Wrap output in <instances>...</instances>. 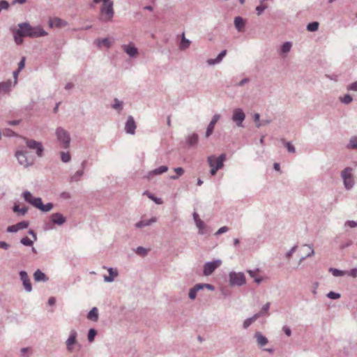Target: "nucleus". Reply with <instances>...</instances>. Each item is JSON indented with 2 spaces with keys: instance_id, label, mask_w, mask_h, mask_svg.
I'll use <instances>...</instances> for the list:
<instances>
[{
  "instance_id": "1",
  "label": "nucleus",
  "mask_w": 357,
  "mask_h": 357,
  "mask_svg": "<svg viewBox=\"0 0 357 357\" xmlns=\"http://www.w3.org/2000/svg\"><path fill=\"white\" fill-rule=\"evenodd\" d=\"M24 200L29 204H31L33 206L38 208L39 210L48 212L51 211L53 208V204L51 203H48L47 204H43L42 202V199L39 197H35L33 195L29 192L25 191L22 194Z\"/></svg>"
},
{
  "instance_id": "2",
  "label": "nucleus",
  "mask_w": 357,
  "mask_h": 357,
  "mask_svg": "<svg viewBox=\"0 0 357 357\" xmlns=\"http://www.w3.org/2000/svg\"><path fill=\"white\" fill-rule=\"evenodd\" d=\"M93 2L96 3L102 2L100 14V17L102 21L107 22L112 19L114 15L112 1L110 0H93Z\"/></svg>"
},
{
  "instance_id": "3",
  "label": "nucleus",
  "mask_w": 357,
  "mask_h": 357,
  "mask_svg": "<svg viewBox=\"0 0 357 357\" xmlns=\"http://www.w3.org/2000/svg\"><path fill=\"white\" fill-rule=\"evenodd\" d=\"M19 27L23 29L24 34L29 37L38 38L47 35V33L40 26H31L28 23H22L19 24Z\"/></svg>"
},
{
  "instance_id": "4",
  "label": "nucleus",
  "mask_w": 357,
  "mask_h": 357,
  "mask_svg": "<svg viewBox=\"0 0 357 357\" xmlns=\"http://www.w3.org/2000/svg\"><path fill=\"white\" fill-rule=\"evenodd\" d=\"M226 160V155L221 154L220 156L211 155L208 157L207 161L211 167V175H215L218 170L222 169L224 166V162Z\"/></svg>"
},
{
  "instance_id": "5",
  "label": "nucleus",
  "mask_w": 357,
  "mask_h": 357,
  "mask_svg": "<svg viewBox=\"0 0 357 357\" xmlns=\"http://www.w3.org/2000/svg\"><path fill=\"white\" fill-rule=\"evenodd\" d=\"M15 155L21 165L27 167L33 163V158L29 155L28 151H19L16 152Z\"/></svg>"
},
{
  "instance_id": "6",
  "label": "nucleus",
  "mask_w": 357,
  "mask_h": 357,
  "mask_svg": "<svg viewBox=\"0 0 357 357\" xmlns=\"http://www.w3.org/2000/svg\"><path fill=\"white\" fill-rule=\"evenodd\" d=\"M229 282L232 285L241 286L246 282L243 273L231 272L229 273Z\"/></svg>"
},
{
  "instance_id": "7",
  "label": "nucleus",
  "mask_w": 357,
  "mask_h": 357,
  "mask_svg": "<svg viewBox=\"0 0 357 357\" xmlns=\"http://www.w3.org/2000/svg\"><path fill=\"white\" fill-rule=\"evenodd\" d=\"M352 169L349 167L344 169L342 172V176L344 180V184L347 189L353 187L354 181L351 174Z\"/></svg>"
},
{
  "instance_id": "8",
  "label": "nucleus",
  "mask_w": 357,
  "mask_h": 357,
  "mask_svg": "<svg viewBox=\"0 0 357 357\" xmlns=\"http://www.w3.org/2000/svg\"><path fill=\"white\" fill-rule=\"evenodd\" d=\"M56 135L58 140L62 143V146L64 149L68 147L70 144V136L68 132L62 128H58L56 131Z\"/></svg>"
},
{
  "instance_id": "9",
  "label": "nucleus",
  "mask_w": 357,
  "mask_h": 357,
  "mask_svg": "<svg viewBox=\"0 0 357 357\" xmlns=\"http://www.w3.org/2000/svg\"><path fill=\"white\" fill-rule=\"evenodd\" d=\"M222 264L221 260L217 259L211 262L206 263L204 266V275H210Z\"/></svg>"
},
{
  "instance_id": "10",
  "label": "nucleus",
  "mask_w": 357,
  "mask_h": 357,
  "mask_svg": "<svg viewBox=\"0 0 357 357\" xmlns=\"http://www.w3.org/2000/svg\"><path fill=\"white\" fill-rule=\"evenodd\" d=\"M24 139L26 141V144L28 148H29L30 149L36 150L37 155L39 157L42 156L43 149L40 142H36L33 139H28L26 138H25Z\"/></svg>"
},
{
  "instance_id": "11",
  "label": "nucleus",
  "mask_w": 357,
  "mask_h": 357,
  "mask_svg": "<svg viewBox=\"0 0 357 357\" xmlns=\"http://www.w3.org/2000/svg\"><path fill=\"white\" fill-rule=\"evenodd\" d=\"M77 333L75 330L70 331V335L66 342L67 351L72 352L73 351V345L77 343Z\"/></svg>"
},
{
  "instance_id": "12",
  "label": "nucleus",
  "mask_w": 357,
  "mask_h": 357,
  "mask_svg": "<svg viewBox=\"0 0 357 357\" xmlns=\"http://www.w3.org/2000/svg\"><path fill=\"white\" fill-rule=\"evenodd\" d=\"M245 114L241 109H236L234 111L232 119L238 126H241L245 119Z\"/></svg>"
},
{
  "instance_id": "13",
  "label": "nucleus",
  "mask_w": 357,
  "mask_h": 357,
  "mask_svg": "<svg viewBox=\"0 0 357 357\" xmlns=\"http://www.w3.org/2000/svg\"><path fill=\"white\" fill-rule=\"evenodd\" d=\"M247 272L257 284L261 283L264 280V278L261 275V271L259 268H256L255 270H248Z\"/></svg>"
},
{
  "instance_id": "14",
  "label": "nucleus",
  "mask_w": 357,
  "mask_h": 357,
  "mask_svg": "<svg viewBox=\"0 0 357 357\" xmlns=\"http://www.w3.org/2000/svg\"><path fill=\"white\" fill-rule=\"evenodd\" d=\"M28 226H29V222H27V221H22V222H18V223H17L15 225L9 226L7 228V231L8 232H17L19 230L27 228Z\"/></svg>"
},
{
  "instance_id": "15",
  "label": "nucleus",
  "mask_w": 357,
  "mask_h": 357,
  "mask_svg": "<svg viewBox=\"0 0 357 357\" xmlns=\"http://www.w3.org/2000/svg\"><path fill=\"white\" fill-rule=\"evenodd\" d=\"M95 43L99 47H105L107 48H109L114 43V39L109 38H105L102 39L99 38L96 39Z\"/></svg>"
},
{
  "instance_id": "16",
  "label": "nucleus",
  "mask_w": 357,
  "mask_h": 357,
  "mask_svg": "<svg viewBox=\"0 0 357 357\" xmlns=\"http://www.w3.org/2000/svg\"><path fill=\"white\" fill-rule=\"evenodd\" d=\"M219 119H220L219 114H215L213 116L211 121L210 122V123L208 126V128H207V130L206 132V137H208L213 133L215 125L216 124V123L218 121Z\"/></svg>"
},
{
  "instance_id": "17",
  "label": "nucleus",
  "mask_w": 357,
  "mask_h": 357,
  "mask_svg": "<svg viewBox=\"0 0 357 357\" xmlns=\"http://www.w3.org/2000/svg\"><path fill=\"white\" fill-rule=\"evenodd\" d=\"M122 47L124 52H126V54H128L130 56H135L138 54L137 49L134 46L132 43L124 45Z\"/></svg>"
},
{
  "instance_id": "18",
  "label": "nucleus",
  "mask_w": 357,
  "mask_h": 357,
  "mask_svg": "<svg viewBox=\"0 0 357 357\" xmlns=\"http://www.w3.org/2000/svg\"><path fill=\"white\" fill-rule=\"evenodd\" d=\"M136 128L135 122L132 116H129L126 124V130L128 133L134 134Z\"/></svg>"
},
{
  "instance_id": "19",
  "label": "nucleus",
  "mask_w": 357,
  "mask_h": 357,
  "mask_svg": "<svg viewBox=\"0 0 357 357\" xmlns=\"http://www.w3.org/2000/svg\"><path fill=\"white\" fill-rule=\"evenodd\" d=\"M108 275H104V280L105 282H112L116 277L118 276V271L112 268H107Z\"/></svg>"
},
{
  "instance_id": "20",
  "label": "nucleus",
  "mask_w": 357,
  "mask_h": 357,
  "mask_svg": "<svg viewBox=\"0 0 357 357\" xmlns=\"http://www.w3.org/2000/svg\"><path fill=\"white\" fill-rule=\"evenodd\" d=\"M25 36H26L24 34L23 29L19 27V29L14 33V39L16 44L21 45L23 43V37Z\"/></svg>"
},
{
  "instance_id": "21",
  "label": "nucleus",
  "mask_w": 357,
  "mask_h": 357,
  "mask_svg": "<svg viewBox=\"0 0 357 357\" xmlns=\"http://www.w3.org/2000/svg\"><path fill=\"white\" fill-rule=\"evenodd\" d=\"M52 221L56 225H61L66 222V218L61 213H56L51 215Z\"/></svg>"
},
{
  "instance_id": "22",
  "label": "nucleus",
  "mask_w": 357,
  "mask_h": 357,
  "mask_svg": "<svg viewBox=\"0 0 357 357\" xmlns=\"http://www.w3.org/2000/svg\"><path fill=\"white\" fill-rule=\"evenodd\" d=\"M66 25V22L58 17H54L50 20V27L60 28V27L65 26Z\"/></svg>"
},
{
  "instance_id": "23",
  "label": "nucleus",
  "mask_w": 357,
  "mask_h": 357,
  "mask_svg": "<svg viewBox=\"0 0 357 357\" xmlns=\"http://www.w3.org/2000/svg\"><path fill=\"white\" fill-rule=\"evenodd\" d=\"M257 342L259 347H263L268 343V339L260 332H256L255 334Z\"/></svg>"
},
{
  "instance_id": "24",
  "label": "nucleus",
  "mask_w": 357,
  "mask_h": 357,
  "mask_svg": "<svg viewBox=\"0 0 357 357\" xmlns=\"http://www.w3.org/2000/svg\"><path fill=\"white\" fill-rule=\"evenodd\" d=\"M227 54V50H223L219 54L218 56H217L216 59H209L207 60V63L208 65H214V64H216V63H220L222 59L226 56Z\"/></svg>"
},
{
  "instance_id": "25",
  "label": "nucleus",
  "mask_w": 357,
  "mask_h": 357,
  "mask_svg": "<svg viewBox=\"0 0 357 357\" xmlns=\"http://www.w3.org/2000/svg\"><path fill=\"white\" fill-rule=\"evenodd\" d=\"M261 316V312H259L253 315L252 317L246 319L243 322V328H248L255 321Z\"/></svg>"
},
{
  "instance_id": "26",
  "label": "nucleus",
  "mask_w": 357,
  "mask_h": 357,
  "mask_svg": "<svg viewBox=\"0 0 357 357\" xmlns=\"http://www.w3.org/2000/svg\"><path fill=\"white\" fill-rule=\"evenodd\" d=\"M87 319L93 321L98 319V310L96 307H93L88 313Z\"/></svg>"
},
{
  "instance_id": "27",
  "label": "nucleus",
  "mask_w": 357,
  "mask_h": 357,
  "mask_svg": "<svg viewBox=\"0 0 357 357\" xmlns=\"http://www.w3.org/2000/svg\"><path fill=\"white\" fill-rule=\"evenodd\" d=\"M234 25L238 31H242L245 26V21L242 17H236L234 19Z\"/></svg>"
},
{
  "instance_id": "28",
  "label": "nucleus",
  "mask_w": 357,
  "mask_h": 357,
  "mask_svg": "<svg viewBox=\"0 0 357 357\" xmlns=\"http://www.w3.org/2000/svg\"><path fill=\"white\" fill-rule=\"evenodd\" d=\"M33 276H34V280L37 282H40V281L45 282V281L47 280V278L46 277L45 273H43L40 270H37L34 273Z\"/></svg>"
},
{
  "instance_id": "29",
  "label": "nucleus",
  "mask_w": 357,
  "mask_h": 357,
  "mask_svg": "<svg viewBox=\"0 0 357 357\" xmlns=\"http://www.w3.org/2000/svg\"><path fill=\"white\" fill-rule=\"evenodd\" d=\"M157 220L156 218H152L148 220H141L136 224V227L141 228L145 226L150 225L153 222H155Z\"/></svg>"
},
{
  "instance_id": "30",
  "label": "nucleus",
  "mask_w": 357,
  "mask_h": 357,
  "mask_svg": "<svg viewBox=\"0 0 357 357\" xmlns=\"http://www.w3.org/2000/svg\"><path fill=\"white\" fill-rule=\"evenodd\" d=\"M329 272L335 277H342L347 275V271H340L334 268H331Z\"/></svg>"
},
{
  "instance_id": "31",
  "label": "nucleus",
  "mask_w": 357,
  "mask_h": 357,
  "mask_svg": "<svg viewBox=\"0 0 357 357\" xmlns=\"http://www.w3.org/2000/svg\"><path fill=\"white\" fill-rule=\"evenodd\" d=\"M168 170V167L167 166H160V167L154 169L153 171L149 173V176L153 174H161L162 173L166 172Z\"/></svg>"
},
{
  "instance_id": "32",
  "label": "nucleus",
  "mask_w": 357,
  "mask_h": 357,
  "mask_svg": "<svg viewBox=\"0 0 357 357\" xmlns=\"http://www.w3.org/2000/svg\"><path fill=\"white\" fill-rule=\"evenodd\" d=\"M190 44V41L185 38L184 33H183L182 39L180 44V48L182 50L187 49Z\"/></svg>"
},
{
  "instance_id": "33",
  "label": "nucleus",
  "mask_w": 357,
  "mask_h": 357,
  "mask_svg": "<svg viewBox=\"0 0 357 357\" xmlns=\"http://www.w3.org/2000/svg\"><path fill=\"white\" fill-rule=\"evenodd\" d=\"M174 172L176 173V175H173L170 176V178L172 180L177 179L179 176L183 174L184 170L182 167H176L174 169Z\"/></svg>"
},
{
  "instance_id": "34",
  "label": "nucleus",
  "mask_w": 357,
  "mask_h": 357,
  "mask_svg": "<svg viewBox=\"0 0 357 357\" xmlns=\"http://www.w3.org/2000/svg\"><path fill=\"white\" fill-rule=\"evenodd\" d=\"M97 335V331L95 328H91L88 333V340L90 342H93L96 335Z\"/></svg>"
},
{
  "instance_id": "35",
  "label": "nucleus",
  "mask_w": 357,
  "mask_h": 357,
  "mask_svg": "<svg viewBox=\"0 0 357 357\" xmlns=\"http://www.w3.org/2000/svg\"><path fill=\"white\" fill-rule=\"evenodd\" d=\"M10 86V82H1L0 83V93H6L9 91Z\"/></svg>"
},
{
  "instance_id": "36",
  "label": "nucleus",
  "mask_w": 357,
  "mask_h": 357,
  "mask_svg": "<svg viewBox=\"0 0 357 357\" xmlns=\"http://www.w3.org/2000/svg\"><path fill=\"white\" fill-rule=\"evenodd\" d=\"M13 211L15 213H20L21 214L24 215L27 212V208H20L19 205L16 204L13 207Z\"/></svg>"
},
{
  "instance_id": "37",
  "label": "nucleus",
  "mask_w": 357,
  "mask_h": 357,
  "mask_svg": "<svg viewBox=\"0 0 357 357\" xmlns=\"http://www.w3.org/2000/svg\"><path fill=\"white\" fill-rule=\"evenodd\" d=\"M319 23L317 22H311L308 24L307 29L309 31H315L318 29Z\"/></svg>"
},
{
  "instance_id": "38",
  "label": "nucleus",
  "mask_w": 357,
  "mask_h": 357,
  "mask_svg": "<svg viewBox=\"0 0 357 357\" xmlns=\"http://www.w3.org/2000/svg\"><path fill=\"white\" fill-rule=\"evenodd\" d=\"M204 288H206L208 289H211L212 287L210 284H198L195 285V287L193 289H191L190 290L198 291V290H202Z\"/></svg>"
},
{
  "instance_id": "39",
  "label": "nucleus",
  "mask_w": 357,
  "mask_h": 357,
  "mask_svg": "<svg viewBox=\"0 0 357 357\" xmlns=\"http://www.w3.org/2000/svg\"><path fill=\"white\" fill-rule=\"evenodd\" d=\"M291 43L289 42H286L283 44V45L282 46V52L283 53H287L290 51L291 50Z\"/></svg>"
},
{
  "instance_id": "40",
  "label": "nucleus",
  "mask_w": 357,
  "mask_h": 357,
  "mask_svg": "<svg viewBox=\"0 0 357 357\" xmlns=\"http://www.w3.org/2000/svg\"><path fill=\"white\" fill-rule=\"evenodd\" d=\"M61 159L64 162H68L70 160V155L68 152H61Z\"/></svg>"
},
{
  "instance_id": "41",
  "label": "nucleus",
  "mask_w": 357,
  "mask_h": 357,
  "mask_svg": "<svg viewBox=\"0 0 357 357\" xmlns=\"http://www.w3.org/2000/svg\"><path fill=\"white\" fill-rule=\"evenodd\" d=\"M197 141H198V136L195 134H193L188 137V143L190 145H194V144H197Z\"/></svg>"
},
{
  "instance_id": "42",
  "label": "nucleus",
  "mask_w": 357,
  "mask_h": 357,
  "mask_svg": "<svg viewBox=\"0 0 357 357\" xmlns=\"http://www.w3.org/2000/svg\"><path fill=\"white\" fill-rule=\"evenodd\" d=\"M326 296L331 299H337L340 297V294L335 291H329Z\"/></svg>"
},
{
  "instance_id": "43",
  "label": "nucleus",
  "mask_w": 357,
  "mask_h": 357,
  "mask_svg": "<svg viewBox=\"0 0 357 357\" xmlns=\"http://www.w3.org/2000/svg\"><path fill=\"white\" fill-rule=\"evenodd\" d=\"M195 223H196L197 227L199 229V234H203L204 233L203 229L204 228V222L200 219V220H197V222Z\"/></svg>"
},
{
  "instance_id": "44",
  "label": "nucleus",
  "mask_w": 357,
  "mask_h": 357,
  "mask_svg": "<svg viewBox=\"0 0 357 357\" xmlns=\"http://www.w3.org/2000/svg\"><path fill=\"white\" fill-rule=\"evenodd\" d=\"M114 104L113 105V108L118 110H121L123 108V104L122 102L119 101L117 99L114 100Z\"/></svg>"
},
{
  "instance_id": "45",
  "label": "nucleus",
  "mask_w": 357,
  "mask_h": 357,
  "mask_svg": "<svg viewBox=\"0 0 357 357\" xmlns=\"http://www.w3.org/2000/svg\"><path fill=\"white\" fill-rule=\"evenodd\" d=\"M349 147L352 149H357V137H352L349 142Z\"/></svg>"
},
{
  "instance_id": "46",
  "label": "nucleus",
  "mask_w": 357,
  "mask_h": 357,
  "mask_svg": "<svg viewBox=\"0 0 357 357\" xmlns=\"http://www.w3.org/2000/svg\"><path fill=\"white\" fill-rule=\"evenodd\" d=\"M21 243L26 246H31L33 244V241L28 237H24L21 239Z\"/></svg>"
},
{
  "instance_id": "47",
  "label": "nucleus",
  "mask_w": 357,
  "mask_h": 357,
  "mask_svg": "<svg viewBox=\"0 0 357 357\" xmlns=\"http://www.w3.org/2000/svg\"><path fill=\"white\" fill-rule=\"evenodd\" d=\"M148 250L143 247H138L137 248V254L141 256H145L147 254Z\"/></svg>"
},
{
  "instance_id": "48",
  "label": "nucleus",
  "mask_w": 357,
  "mask_h": 357,
  "mask_svg": "<svg viewBox=\"0 0 357 357\" xmlns=\"http://www.w3.org/2000/svg\"><path fill=\"white\" fill-rule=\"evenodd\" d=\"M340 100L342 102L348 104L352 101V98L350 95L347 94L343 98H341Z\"/></svg>"
},
{
  "instance_id": "49",
  "label": "nucleus",
  "mask_w": 357,
  "mask_h": 357,
  "mask_svg": "<svg viewBox=\"0 0 357 357\" xmlns=\"http://www.w3.org/2000/svg\"><path fill=\"white\" fill-rule=\"evenodd\" d=\"M347 275H349L352 278H356L357 277V268H353L350 270L349 271H347Z\"/></svg>"
},
{
  "instance_id": "50",
  "label": "nucleus",
  "mask_w": 357,
  "mask_h": 357,
  "mask_svg": "<svg viewBox=\"0 0 357 357\" xmlns=\"http://www.w3.org/2000/svg\"><path fill=\"white\" fill-rule=\"evenodd\" d=\"M146 194L147 195V196L152 200H153L156 204H162V201L160 200V199H158V198H156V197H154L151 194L149 193V192H146Z\"/></svg>"
},
{
  "instance_id": "51",
  "label": "nucleus",
  "mask_w": 357,
  "mask_h": 357,
  "mask_svg": "<svg viewBox=\"0 0 357 357\" xmlns=\"http://www.w3.org/2000/svg\"><path fill=\"white\" fill-rule=\"evenodd\" d=\"M29 351V347H24L21 349L20 354L22 357H29V356L26 354L27 352Z\"/></svg>"
},
{
  "instance_id": "52",
  "label": "nucleus",
  "mask_w": 357,
  "mask_h": 357,
  "mask_svg": "<svg viewBox=\"0 0 357 357\" xmlns=\"http://www.w3.org/2000/svg\"><path fill=\"white\" fill-rule=\"evenodd\" d=\"M229 230L228 227L226 226L220 227L218 231L215 233V235H219L221 234H223L225 232H227Z\"/></svg>"
},
{
  "instance_id": "53",
  "label": "nucleus",
  "mask_w": 357,
  "mask_h": 357,
  "mask_svg": "<svg viewBox=\"0 0 357 357\" xmlns=\"http://www.w3.org/2000/svg\"><path fill=\"white\" fill-rule=\"evenodd\" d=\"M286 147L287 148V150L289 152L294 153L295 152V148L290 142H287L285 144Z\"/></svg>"
},
{
  "instance_id": "54",
  "label": "nucleus",
  "mask_w": 357,
  "mask_h": 357,
  "mask_svg": "<svg viewBox=\"0 0 357 357\" xmlns=\"http://www.w3.org/2000/svg\"><path fill=\"white\" fill-rule=\"evenodd\" d=\"M18 71H21L25 66V57H23L18 64Z\"/></svg>"
},
{
  "instance_id": "55",
  "label": "nucleus",
  "mask_w": 357,
  "mask_h": 357,
  "mask_svg": "<svg viewBox=\"0 0 357 357\" xmlns=\"http://www.w3.org/2000/svg\"><path fill=\"white\" fill-rule=\"evenodd\" d=\"M345 225L351 228L357 227V222L353 220L347 221Z\"/></svg>"
},
{
  "instance_id": "56",
  "label": "nucleus",
  "mask_w": 357,
  "mask_h": 357,
  "mask_svg": "<svg viewBox=\"0 0 357 357\" xmlns=\"http://www.w3.org/2000/svg\"><path fill=\"white\" fill-rule=\"evenodd\" d=\"M269 307H270V303H267L263 305L261 310L259 312H261V315H262L264 312H267L269 310Z\"/></svg>"
},
{
  "instance_id": "57",
  "label": "nucleus",
  "mask_w": 357,
  "mask_h": 357,
  "mask_svg": "<svg viewBox=\"0 0 357 357\" xmlns=\"http://www.w3.org/2000/svg\"><path fill=\"white\" fill-rule=\"evenodd\" d=\"M23 284L26 290L31 289V283H30L29 279L27 280H25L24 282H23Z\"/></svg>"
},
{
  "instance_id": "58",
  "label": "nucleus",
  "mask_w": 357,
  "mask_h": 357,
  "mask_svg": "<svg viewBox=\"0 0 357 357\" xmlns=\"http://www.w3.org/2000/svg\"><path fill=\"white\" fill-rule=\"evenodd\" d=\"M348 89L357 91V81L349 85Z\"/></svg>"
},
{
  "instance_id": "59",
  "label": "nucleus",
  "mask_w": 357,
  "mask_h": 357,
  "mask_svg": "<svg viewBox=\"0 0 357 357\" xmlns=\"http://www.w3.org/2000/svg\"><path fill=\"white\" fill-rule=\"evenodd\" d=\"M266 9V6H259L256 8V10L257 11V15H260L264 10Z\"/></svg>"
},
{
  "instance_id": "60",
  "label": "nucleus",
  "mask_w": 357,
  "mask_h": 357,
  "mask_svg": "<svg viewBox=\"0 0 357 357\" xmlns=\"http://www.w3.org/2000/svg\"><path fill=\"white\" fill-rule=\"evenodd\" d=\"M283 331L284 332V333L287 335V336H290L291 335V331L289 327L288 326H284L283 327Z\"/></svg>"
},
{
  "instance_id": "61",
  "label": "nucleus",
  "mask_w": 357,
  "mask_h": 357,
  "mask_svg": "<svg viewBox=\"0 0 357 357\" xmlns=\"http://www.w3.org/2000/svg\"><path fill=\"white\" fill-rule=\"evenodd\" d=\"M21 279L23 282L28 280V275L26 272L22 271L20 273Z\"/></svg>"
},
{
  "instance_id": "62",
  "label": "nucleus",
  "mask_w": 357,
  "mask_h": 357,
  "mask_svg": "<svg viewBox=\"0 0 357 357\" xmlns=\"http://www.w3.org/2000/svg\"><path fill=\"white\" fill-rule=\"evenodd\" d=\"M0 248L4 250H7L9 248V245L4 241H0Z\"/></svg>"
},
{
  "instance_id": "63",
  "label": "nucleus",
  "mask_w": 357,
  "mask_h": 357,
  "mask_svg": "<svg viewBox=\"0 0 357 357\" xmlns=\"http://www.w3.org/2000/svg\"><path fill=\"white\" fill-rule=\"evenodd\" d=\"M197 291H189L188 296L190 299L193 300L197 296Z\"/></svg>"
},
{
  "instance_id": "64",
  "label": "nucleus",
  "mask_w": 357,
  "mask_h": 357,
  "mask_svg": "<svg viewBox=\"0 0 357 357\" xmlns=\"http://www.w3.org/2000/svg\"><path fill=\"white\" fill-rule=\"evenodd\" d=\"M55 302H56V299H55V298H54V297H50V298L48 299V304H49L50 305H54Z\"/></svg>"
}]
</instances>
